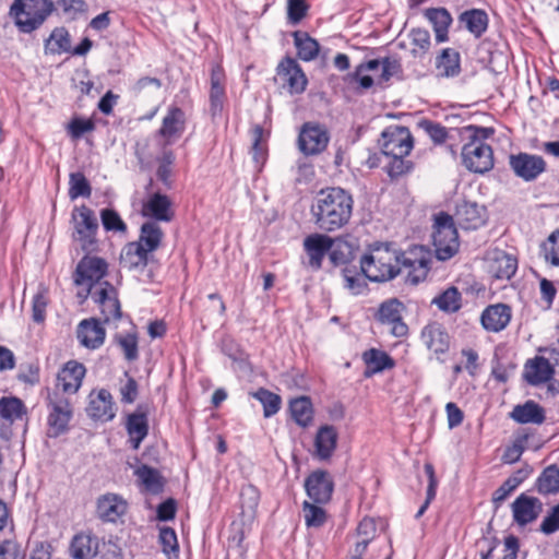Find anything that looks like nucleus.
<instances>
[{"label": "nucleus", "mask_w": 559, "mask_h": 559, "mask_svg": "<svg viewBox=\"0 0 559 559\" xmlns=\"http://www.w3.org/2000/svg\"><path fill=\"white\" fill-rule=\"evenodd\" d=\"M69 197L74 200L79 197L90 198L92 188L82 173H72L69 180Z\"/></svg>", "instance_id": "53"}, {"label": "nucleus", "mask_w": 559, "mask_h": 559, "mask_svg": "<svg viewBox=\"0 0 559 559\" xmlns=\"http://www.w3.org/2000/svg\"><path fill=\"white\" fill-rule=\"evenodd\" d=\"M185 127V111L181 108L174 106L168 109L167 115L164 117L159 134L170 143L182 135Z\"/></svg>", "instance_id": "29"}, {"label": "nucleus", "mask_w": 559, "mask_h": 559, "mask_svg": "<svg viewBox=\"0 0 559 559\" xmlns=\"http://www.w3.org/2000/svg\"><path fill=\"white\" fill-rule=\"evenodd\" d=\"M114 341L121 348L128 361H134L139 358L138 336L135 333L116 334Z\"/></svg>", "instance_id": "48"}, {"label": "nucleus", "mask_w": 559, "mask_h": 559, "mask_svg": "<svg viewBox=\"0 0 559 559\" xmlns=\"http://www.w3.org/2000/svg\"><path fill=\"white\" fill-rule=\"evenodd\" d=\"M68 129L73 139H80L84 133L92 132L95 123L91 119L73 118Z\"/></svg>", "instance_id": "61"}, {"label": "nucleus", "mask_w": 559, "mask_h": 559, "mask_svg": "<svg viewBox=\"0 0 559 559\" xmlns=\"http://www.w3.org/2000/svg\"><path fill=\"white\" fill-rule=\"evenodd\" d=\"M135 475L146 490L154 493L160 491L163 484L160 483V476L155 468L142 465L135 471Z\"/></svg>", "instance_id": "50"}, {"label": "nucleus", "mask_w": 559, "mask_h": 559, "mask_svg": "<svg viewBox=\"0 0 559 559\" xmlns=\"http://www.w3.org/2000/svg\"><path fill=\"white\" fill-rule=\"evenodd\" d=\"M436 67L441 76L454 78L461 72V56L453 48H444L437 57Z\"/></svg>", "instance_id": "36"}, {"label": "nucleus", "mask_w": 559, "mask_h": 559, "mask_svg": "<svg viewBox=\"0 0 559 559\" xmlns=\"http://www.w3.org/2000/svg\"><path fill=\"white\" fill-rule=\"evenodd\" d=\"M555 373L549 360L543 356L528 359L524 368V379L531 385H539L548 382Z\"/></svg>", "instance_id": "25"}, {"label": "nucleus", "mask_w": 559, "mask_h": 559, "mask_svg": "<svg viewBox=\"0 0 559 559\" xmlns=\"http://www.w3.org/2000/svg\"><path fill=\"white\" fill-rule=\"evenodd\" d=\"M457 225L463 229H477L486 222V209L476 202L461 201L454 213Z\"/></svg>", "instance_id": "21"}, {"label": "nucleus", "mask_w": 559, "mask_h": 559, "mask_svg": "<svg viewBox=\"0 0 559 559\" xmlns=\"http://www.w3.org/2000/svg\"><path fill=\"white\" fill-rule=\"evenodd\" d=\"M308 4L306 0H288L287 16L290 23H299L307 14Z\"/></svg>", "instance_id": "60"}, {"label": "nucleus", "mask_w": 559, "mask_h": 559, "mask_svg": "<svg viewBox=\"0 0 559 559\" xmlns=\"http://www.w3.org/2000/svg\"><path fill=\"white\" fill-rule=\"evenodd\" d=\"M380 145L388 157H405L413 148V136L406 127H389L382 132Z\"/></svg>", "instance_id": "9"}, {"label": "nucleus", "mask_w": 559, "mask_h": 559, "mask_svg": "<svg viewBox=\"0 0 559 559\" xmlns=\"http://www.w3.org/2000/svg\"><path fill=\"white\" fill-rule=\"evenodd\" d=\"M107 263L104 259L85 255L80 260L74 272V283L78 286H94L106 275Z\"/></svg>", "instance_id": "14"}, {"label": "nucleus", "mask_w": 559, "mask_h": 559, "mask_svg": "<svg viewBox=\"0 0 559 559\" xmlns=\"http://www.w3.org/2000/svg\"><path fill=\"white\" fill-rule=\"evenodd\" d=\"M99 551V539L87 533L76 534L70 544L69 554L72 559H93Z\"/></svg>", "instance_id": "28"}, {"label": "nucleus", "mask_w": 559, "mask_h": 559, "mask_svg": "<svg viewBox=\"0 0 559 559\" xmlns=\"http://www.w3.org/2000/svg\"><path fill=\"white\" fill-rule=\"evenodd\" d=\"M418 128L421 129L436 144H442L448 136L447 129L438 122L429 119H421L417 123Z\"/></svg>", "instance_id": "54"}, {"label": "nucleus", "mask_w": 559, "mask_h": 559, "mask_svg": "<svg viewBox=\"0 0 559 559\" xmlns=\"http://www.w3.org/2000/svg\"><path fill=\"white\" fill-rule=\"evenodd\" d=\"M345 287L354 295L361 294L366 287V282L362 276L356 274L355 271L348 267L344 269Z\"/></svg>", "instance_id": "63"}, {"label": "nucleus", "mask_w": 559, "mask_h": 559, "mask_svg": "<svg viewBox=\"0 0 559 559\" xmlns=\"http://www.w3.org/2000/svg\"><path fill=\"white\" fill-rule=\"evenodd\" d=\"M276 74L282 86L290 94H300L306 90L308 80L298 62L290 58H284L276 68Z\"/></svg>", "instance_id": "11"}, {"label": "nucleus", "mask_w": 559, "mask_h": 559, "mask_svg": "<svg viewBox=\"0 0 559 559\" xmlns=\"http://www.w3.org/2000/svg\"><path fill=\"white\" fill-rule=\"evenodd\" d=\"M540 532L550 535L559 531V504L554 507L540 524Z\"/></svg>", "instance_id": "64"}, {"label": "nucleus", "mask_w": 559, "mask_h": 559, "mask_svg": "<svg viewBox=\"0 0 559 559\" xmlns=\"http://www.w3.org/2000/svg\"><path fill=\"white\" fill-rule=\"evenodd\" d=\"M461 134L468 140L462 147V163L472 173L485 174L493 167V152L485 140L493 134L491 128L467 126Z\"/></svg>", "instance_id": "2"}, {"label": "nucleus", "mask_w": 559, "mask_h": 559, "mask_svg": "<svg viewBox=\"0 0 559 559\" xmlns=\"http://www.w3.org/2000/svg\"><path fill=\"white\" fill-rule=\"evenodd\" d=\"M27 414L24 402L16 396H3L0 399V418L9 424L23 419Z\"/></svg>", "instance_id": "39"}, {"label": "nucleus", "mask_w": 559, "mask_h": 559, "mask_svg": "<svg viewBox=\"0 0 559 559\" xmlns=\"http://www.w3.org/2000/svg\"><path fill=\"white\" fill-rule=\"evenodd\" d=\"M53 10L50 0H15L10 9L20 31L31 33L39 27Z\"/></svg>", "instance_id": "4"}, {"label": "nucleus", "mask_w": 559, "mask_h": 559, "mask_svg": "<svg viewBox=\"0 0 559 559\" xmlns=\"http://www.w3.org/2000/svg\"><path fill=\"white\" fill-rule=\"evenodd\" d=\"M400 255L391 243L376 242L360 259L361 272L372 282L393 280L401 272Z\"/></svg>", "instance_id": "3"}, {"label": "nucleus", "mask_w": 559, "mask_h": 559, "mask_svg": "<svg viewBox=\"0 0 559 559\" xmlns=\"http://www.w3.org/2000/svg\"><path fill=\"white\" fill-rule=\"evenodd\" d=\"M46 47L52 53L70 52V34L63 27L53 29L49 39L47 40Z\"/></svg>", "instance_id": "49"}, {"label": "nucleus", "mask_w": 559, "mask_h": 559, "mask_svg": "<svg viewBox=\"0 0 559 559\" xmlns=\"http://www.w3.org/2000/svg\"><path fill=\"white\" fill-rule=\"evenodd\" d=\"M48 305V297L45 290L38 292L33 297L32 302V319L36 323H41L46 318V308Z\"/></svg>", "instance_id": "58"}, {"label": "nucleus", "mask_w": 559, "mask_h": 559, "mask_svg": "<svg viewBox=\"0 0 559 559\" xmlns=\"http://www.w3.org/2000/svg\"><path fill=\"white\" fill-rule=\"evenodd\" d=\"M540 254L547 263L559 266V229L552 231L543 242Z\"/></svg>", "instance_id": "51"}, {"label": "nucleus", "mask_w": 559, "mask_h": 559, "mask_svg": "<svg viewBox=\"0 0 559 559\" xmlns=\"http://www.w3.org/2000/svg\"><path fill=\"white\" fill-rule=\"evenodd\" d=\"M430 262L431 254L423 246H415L400 255L401 271H406V281L413 285L426 278Z\"/></svg>", "instance_id": "8"}, {"label": "nucleus", "mask_w": 559, "mask_h": 559, "mask_svg": "<svg viewBox=\"0 0 559 559\" xmlns=\"http://www.w3.org/2000/svg\"><path fill=\"white\" fill-rule=\"evenodd\" d=\"M366 365L364 376L370 378L376 373L394 367V360L385 353L377 348H370L362 354Z\"/></svg>", "instance_id": "35"}, {"label": "nucleus", "mask_w": 559, "mask_h": 559, "mask_svg": "<svg viewBox=\"0 0 559 559\" xmlns=\"http://www.w3.org/2000/svg\"><path fill=\"white\" fill-rule=\"evenodd\" d=\"M103 226L106 230L122 231L127 230V225L115 210L104 209L100 212Z\"/></svg>", "instance_id": "56"}, {"label": "nucleus", "mask_w": 559, "mask_h": 559, "mask_svg": "<svg viewBox=\"0 0 559 559\" xmlns=\"http://www.w3.org/2000/svg\"><path fill=\"white\" fill-rule=\"evenodd\" d=\"M142 215L154 219L153 222L169 223L175 217L173 201L160 192L151 193L142 206Z\"/></svg>", "instance_id": "18"}, {"label": "nucleus", "mask_w": 559, "mask_h": 559, "mask_svg": "<svg viewBox=\"0 0 559 559\" xmlns=\"http://www.w3.org/2000/svg\"><path fill=\"white\" fill-rule=\"evenodd\" d=\"M225 72L221 64H215L211 71L210 115L212 119L221 117L226 100Z\"/></svg>", "instance_id": "20"}, {"label": "nucleus", "mask_w": 559, "mask_h": 559, "mask_svg": "<svg viewBox=\"0 0 559 559\" xmlns=\"http://www.w3.org/2000/svg\"><path fill=\"white\" fill-rule=\"evenodd\" d=\"M294 44L298 57L304 61H311L319 55L320 45L307 32L296 31L293 33Z\"/></svg>", "instance_id": "40"}, {"label": "nucleus", "mask_w": 559, "mask_h": 559, "mask_svg": "<svg viewBox=\"0 0 559 559\" xmlns=\"http://www.w3.org/2000/svg\"><path fill=\"white\" fill-rule=\"evenodd\" d=\"M76 337L88 349L99 348L106 338V330L96 318L82 320L76 329Z\"/></svg>", "instance_id": "22"}, {"label": "nucleus", "mask_w": 559, "mask_h": 559, "mask_svg": "<svg viewBox=\"0 0 559 559\" xmlns=\"http://www.w3.org/2000/svg\"><path fill=\"white\" fill-rule=\"evenodd\" d=\"M48 409L47 437L58 438L70 430L73 406L68 397L55 391L46 397Z\"/></svg>", "instance_id": "5"}, {"label": "nucleus", "mask_w": 559, "mask_h": 559, "mask_svg": "<svg viewBox=\"0 0 559 559\" xmlns=\"http://www.w3.org/2000/svg\"><path fill=\"white\" fill-rule=\"evenodd\" d=\"M72 219L75 230L73 235L74 240L80 242L83 251L88 253L95 251L97 247L98 221L94 212L86 205H81L74 209Z\"/></svg>", "instance_id": "7"}, {"label": "nucleus", "mask_w": 559, "mask_h": 559, "mask_svg": "<svg viewBox=\"0 0 559 559\" xmlns=\"http://www.w3.org/2000/svg\"><path fill=\"white\" fill-rule=\"evenodd\" d=\"M338 433L331 425L321 426L314 439V453L320 460H329L337 444Z\"/></svg>", "instance_id": "31"}, {"label": "nucleus", "mask_w": 559, "mask_h": 559, "mask_svg": "<svg viewBox=\"0 0 559 559\" xmlns=\"http://www.w3.org/2000/svg\"><path fill=\"white\" fill-rule=\"evenodd\" d=\"M302 513L308 527H321L326 521L325 510L313 501H304Z\"/></svg>", "instance_id": "47"}, {"label": "nucleus", "mask_w": 559, "mask_h": 559, "mask_svg": "<svg viewBox=\"0 0 559 559\" xmlns=\"http://www.w3.org/2000/svg\"><path fill=\"white\" fill-rule=\"evenodd\" d=\"M306 492L314 503L330 502L334 490V481L329 472L318 469L312 472L305 480Z\"/></svg>", "instance_id": "13"}, {"label": "nucleus", "mask_w": 559, "mask_h": 559, "mask_svg": "<svg viewBox=\"0 0 559 559\" xmlns=\"http://www.w3.org/2000/svg\"><path fill=\"white\" fill-rule=\"evenodd\" d=\"M293 419L300 427H308L313 418L312 403L309 397L300 396L289 404Z\"/></svg>", "instance_id": "41"}, {"label": "nucleus", "mask_w": 559, "mask_h": 559, "mask_svg": "<svg viewBox=\"0 0 559 559\" xmlns=\"http://www.w3.org/2000/svg\"><path fill=\"white\" fill-rule=\"evenodd\" d=\"M93 299L100 308L103 323L121 319L122 312L118 294L109 282L99 283V287L94 289Z\"/></svg>", "instance_id": "10"}, {"label": "nucleus", "mask_w": 559, "mask_h": 559, "mask_svg": "<svg viewBox=\"0 0 559 559\" xmlns=\"http://www.w3.org/2000/svg\"><path fill=\"white\" fill-rule=\"evenodd\" d=\"M513 520L520 526L534 522L543 511V503L538 498L521 493L512 502Z\"/></svg>", "instance_id": "19"}, {"label": "nucleus", "mask_w": 559, "mask_h": 559, "mask_svg": "<svg viewBox=\"0 0 559 559\" xmlns=\"http://www.w3.org/2000/svg\"><path fill=\"white\" fill-rule=\"evenodd\" d=\"M329 134L324 127L307 122L298 136V147L305 155H317L324 151L329 143Z\"/></svg>", "instance_id": "12"}, {"label": "nucleus", "mask_w": 559, "mask_h": 559, "mask_svg": "<svg viewBox=\"0 0 559 559\" xmlns=\"http://www.w3.org/2000/svg\"><path fill=\"white\" fill-rule=\"evenodd\" d=\"M353 204L352 195L344 189L329 188L317 194L311 211L320 229L334 231L348 223Z\"/></svg>", "instance_id": "1"}, {"label": "nucleus", "mask_w": 559, "mask_h": 559, "mask_svg": "<svg viewBox=\"0 0 559 559\" xmlns=\"http://www.w3.org/2000/svg\"><path fill=\"white\" fill-rule=\"evenodd\" d=\"M332 246V239L325 235L314 234L304 241L305 250L309 257V264L313 269H320L322 260Z\"/></svg>", "instance_id": "30"}, {"label": "nucleus", "mask_w": 559, "mask_h": 559, "mask_svg": "<svg viewBox=\"0 0 559 559\" xmlns=\"http://www.w3.org/2000/svg\"><path fill=\"white\" fill-rule=\"evenodd\" d=\"M432 304L443 312L454 313L459 311L462 306L461 293L455 286L448 287L432 299Z\"/></svg>", "instance_id": "43"}, {"label": "nucleus", "mask_w": 559, "mask_h": 559, "mask_svg": "<svg viewBox=\"0 0 559 559\" xmlns=\"http://www.w3.org/2000/svg\"><path fill=\"white\" fill-rule=\"evenodd\" d=\"M252 157L258 165H263L266 159V146L262 143L263 129L260 126L253 128Z\"/></svg>", "instance_id": "57"}, {"label": "nucleus", "mask_w": 559, "mask_h": 559, "mask_svg": "<svg viewBox=\"0 0 559 559\" xmlns=\"http://www.w3.org/2000/svg\"><path fill=\"white\" fill-rule=\"evenodd\" d=\"M127 509L126 502L117 495L108 493L97 501V514L106 522H115Z\"/></svg>", "instance_id": "34"}, {"label": "nucleus", "mask_w": 559, "mask_h": 559, "mask_svg": "<svg viewBox=\"0 0 559 559\" xmlns=\"http://www.w3.org/2000/svg\"><path fill=\"white\" fill-rule=\"evenodd\" d=\"M425 15L433 25L436 40L438 43L448 40V29L452 23L449 11L444 8H431L426 10Z\"/></svg>", "instance_id": "38"}, {"label": "nucleus", "mask_w": 559, "mask_h": 559, "mask_svg": "<svg viewBox=\"0 0 559 559\" xmlns=\"http://www.w3.org/2000/svg\"><path fill=\"white\" fill-rule=\"evenodd\" d=\"M510 417L519 424L540 425L545 421V409L533 400L515 405Z\"/></svg>", "instance_id": "32"}, {"label": "nucleus", "mask_w": 559, "mask_h": 559, "mask_svg": "<svg viewBox=\"0 0 559 559\" xmlns=\"http://www.w3.org/2000/svg\"><path fill=\"white\" fill-rule=\"evenodd\" d=\"M424 469L428 477V488H427L426 500H425L424 504L419 508L418 512L416 513L417 519L420 518L425 513L429 503L435 499L436 489H437V485H438L433 465L430 463H426L424 466Z\"/></svg>", "instance_id": "55"}, {"label": "nucleus", "mask_w": 559, "mask_h": 559, "mask_svg": "<svg viewBox=\"0 0 559 559\" xmlns=\"http://www.w3.org/2000/svg\"><path fill=\"white\" fill-rule=\"evenodd\" d=\"M402 72L401 61L396 58L386 57L381 60V81L388 82L391 78Z\"/></svg>", "instance_id": "62"}, {"label": "nucleus", "mask_w": 559, "mask_h": 559, "mask_svg": "<svg viewBox=\"0 0 559 559\" xmlns=\"http://www.w3.org/2000/svg\"><path fill=\"white\" fill-rule=\"evenodd\" d=\"M164 238V233L158 223L148 221L142 224L136 242L150 253L156 251Z\"/></svg>", "instance_id": "37"}, {"label": "nucleus", "mask_w": 559, "mask_h": 559, "mask_svg": "<svg viewBox=\"0 0 559 559\" xmlns=\"http://www.w3.org/2000/svg\"><path fill=\"white\" fill-rule=\"evenodd\" d=\"M353 254V247L349 242L343 239L332 240V246L329 250L330 260L334 265L347 263Z\"/></svg>", "instance_id": "52"}, {"label": "nucleus", "mask_w": 559, "mask_h": 559, "mask_svg": "<svg viewBox=\"0 0 559 559\" xmlns=\"http://www.w3.org/2000/svg\"><path fill=\"white\" fill-rule=\"evenodd\" d=\"M460 21L465 24L466 28L476 37H480L487 29L488 16L485 11L472 9L460 15Z\"/></svg>", "instance_id": "42"}, {"label": "nucleus", "mask_w": 559, "mask_h": 559, "mask_svg": "<svg viewBox=\"0 0 559 559\" xmlns=\"http://www.w3.org/2000/svg\"><path fill=\"white\" fill-rule=\"evenodd\" d=\"M480 320L485 330L500 332L511 320V308L504 304L490 305L483 311Z\"/></svg>", "instance_id": "27"}, {"label": "nucleus", "mask_w": 559, "mask_h": 559, "mask_svg": "<svg viewBox=\"0 0 559 559\" xmlns=\"http://www.w3.org/2000/svg\"><path fill=\"white\" fill-rule=\"evenodd\" d=\"M240 503L242 512L253 513L259 503V492L255 487L247 486L241 489Z\"/></svg>", "instance_id": "59"}, {"label": "nucleus", "mask_w": 559, "mask_h": 559, "mask_svg": "<svg viewBox=\"0 0 559 559\" xmlns=\"http://www.w3.org/2000/svg\"><path fill=\"white\" fill-rule=\"evenodd\" d=\"M509 164L514 174L525 181L535 180L546 170V162L539 155L519 153L510 155Z\"/></svg>", "instance_id": "16"}, {"label": "nucleus", "mask_w": 559, "mask_h": 559, "mask_svg": "<svg viewBox=\"0 0 559 559\" xmlns=\"http://www.w3.org/2000/svg\"><path fill=\"white\" fill-rule=\"evenodd\" d=\"M536 490L542 495H551L559 491V467L550 465L538 476L535 483Z\"/></svg>", "instance_id": "44"}, {"label": "nucleus", "mask_w": 559, "mask_h": 559, "mask_svg": "<svg viewBox=\"0 0 559 559\" xmlns=\"http://www.w3.org/2000/svg\"><path fill=\"white\" fill-rule=\"evenodd\" d=\"M87 413L92 418L97 420H111L115 417V409L110 392L100 389L97 393L91 394Z\"/></svg>", "instance_id": "26"}, {"label": "nucleus", "mask_w": 559, "mask_h": 559, "mask_svg": "<svg viewBox=\"0 0 559 559\" xmlns=\"http://www.w3.org/2000/svg\"><path fill=\"white\" fill-rule=\"evenodd\" d=\"M150 252L136 241L128 243L123 249L122 260L130 269L147 265Z\"/></svg>", "instance_id": "45"}, {"label": "nucleus", "mask_w": 559, "mask_h": 559, "mask_svg": "<svg viewBox=\"0 0 559 559\" xmlns=\"http://www.w3.org/2000/svg\"><path fill=\"white\" fill-rule=\"evenodd\" d=\"M433 247L438 260L447 261L454 257L460 248L459 235L453 217L447 213H439L433 225Z\"/></svg>", "instance_id": "6"}, {"label": "nucleus", "mask_w": 559, "mask_h": 559, "mask_svg": "<svg viewBox=\"0 0 559 559\" xmlns=\"http://www.w3.org/2000/svg\"><path fill=\"white\" fill-rule=\"evenodd\" d=\"M518 269L516 259L504 251H495L488 261V271L496 278H510Z\"/></svg>", "instance_id": "33"}, {"label": "nucleus", "mask_w": 559, "mask_h": 559, "mask_svg": "<svg viewBox=\"0 0 559 559\" xmlns=\"http://www.w3.org/2000/svg\"><path fill=\"white\" fill-rule=\"evenodd\" d=\"M420 338L425 346L436 355V358L443 362V356L449 352L451 344V337L445 328L438 322H431L424 326Z\"/></svg>", "instance_id": "15"}, {"label": "nucleus", "mask_w": 559, "mask_h": 559, "mask_svg": "<svg viewBox=\"0 0 559 559\" xmlns=\"http://www.w3.org/2000/svg\"><path fill=\"white\" fill-rule=\"evenodd\" d=\"M126 429L132 449L138 450L148 433V419L143 405H139L134 413L128 415Z\"/></svg>", "instance_id": "23"}, {"label": "nucleus", "mask_w": 559, "mask_h": 559, "mask_svg": "<svg viewBox=\"0 0 559 559\" xmlns=\"http://www.w3.org/2000/svg\"><path fill=\"white\" fill-rule=\"evenodd\" d=\"M404 306L397 299H390L381 304L378 311V320L390 326V332L395 337H403L408 332V326L402 319Z\"/></svg>", "instance_id": "17"}, {"label": "nucleus", "mask_w": 559, "mask_h": 559, "mask_svg": "<svg viewBox=\"0 0 559 559\" xmlns=\"http://www.w3.org/2000/svg\"><path fill=\"white\" fill-rule=\"evenodd\" d=\"M85 367L75 360L68 361L57 376V386L63 393H75L85 376Z\"/></svg>", "instance_id": "24"}, {"label": "nucleus", "mask_w": 559, "mask_h": 559, "mask_svg": "<svg viewBox=\"0 0 559 559\" xmlns=\"http://www.w3.org/2000/svg\"><path fill=\"white\" fill-rule=\"evenodd\" d=\"M251 395L263 405V415L266 418L275 415L281 408L282 400L280 395L266 389L261 388Z\"/></svg>", "instance_id": "46"}]
</instances>
